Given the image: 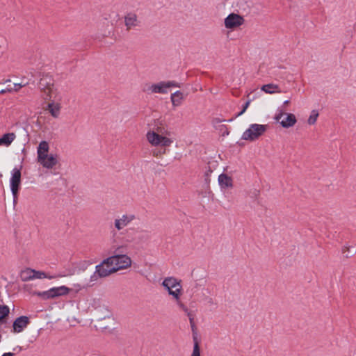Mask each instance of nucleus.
Here are the masks:
<instances>
[{"label": "nucleus", "mask_w": 356, "mask_h": 356, "mask_svg": "<svg viewBox=\"0 0 356 356\" xmlns=\"http://www.w3.org/2000/svg\"><path fill=\"white\" fill-rule=\"evenodd\" d=\"M168 134L167 130L162 124H156L152 129L147 132L146 139L147 142L155 147L152 151L154 157H162L166 154L167 148L172 144L173 140L167 136Z\"/></svg>", "instance_id": "obj_1"}, {"label": "nucleus", "mask_w": 356, "mask_h": 356, "mask_svg": "<svg viewBox=\"0 0 356 356\" xmlns=\"http://www.w3.org/2000/svg\"><path fill=\"white\" fill-rule=\"evenodd\" d=\"M172 87L179 88V84L175 81H160L156 83H145L143 91L148 95L152 94H166L168 89Z\"/></svg>", "instance_id": "obj_2"}, {"label": "nucleus", "mask_w": 356, "mask_h": 356, "mask_svg": "<svg viewBox=\"0 0 356 356\" xmlns=\"http://www.w3.org/2000/svg\"><path fill=\"white\" fill-rule=\"evenodd\" d=\"M267 129V125L252 124L243 132L242 138L245 140L253 141L262 136Z\"/></svg>", "instance_id": "obj_3"}, {"label": "nucleus", "mask_w": 356, "mask_h": 356, "mask_svg": "<svg viewBox=\"0 0 356 356\" xmlns=\"http://www.w3.org/2000/svg\"><path fill=\"white\" fill-rule=\"evenodd\" d=\"M274 119L279 122L284 128L292 127L297 122L296 118L293 113H288L283 111V108H278Z\"/></svg>", "instance_id": "obj_4"}, {"label": "nucleus", "mask_w": 356, "mask_h": 356, "mask_svg": "<svg viewBox=\"0 0 356 356\" xmlns=\"http://www.w3.org/2000/svg\"><path fill=\"white\" fill-rule=\"evenodd\" d=\"M162 284L170 295H172L177 300H179L182 286L179 280L174 277H167L163 280Z\"/></svg>", "instance_id": "obj_5"}, {"label": "nucleus", "mask_w": 356, "mask_h": 356, "mask_svg": "<svg viewBox=\"0 0 356 356\" xmlns=\"http://www.w3.org/2000/svg\"><path fill=\"white\" fill-rule=\"evenodd\" d=\"M107 261L114 267L115 272L131 266V259L126 254L114 255L107 258Z\"/></svg>", "instance_id": "obj_6"}, {"label": "nucleus", "mask_w": 356, "mask_h": 356, "mask_svg": "<svg viewBox=\"0 0 356 356\" xmlns=\"http://www.w3.org/2000/svg\"><path fill=\"white\" fill-rule=\"evenodd\" d=\"M70 289L65 286L54 287L44 292L35 293L38 296L45 299L54 298L58 296L66 295L69 293Z\"/></svg>", "instance_id": "obj_7"}, {"label": "nucleus", "mask_w": 356, "mask_h": 356, "mask_svg": "<svg viewBox=\"0 0 356 356\" xmlns=\"http://www.w3.org/2000/svg\"><path fill=\"white\" fill-rule=\"evenodd\" d=\"M21 184L20 169L14 168L10 179V188L13 195V200L15 202L17 200L18 191Z\"/></svg>", "instance_id": "obj_8"}, {"label": "nucleus", "mask_w": 356, "mask_h": 356, "mask_svg": "<svg viewBox=\"0 0 356 356\" xmlns=\"http://www.w3.org/2000/svg\"><path fill=\"white\" fill-rule=\"evenodd\" d=\"M39 88L43 98L46 100L51 98L54 92V85L50 78H42L39 83Z\"/></svg>", "instance_id": "obj_9"}, {"label": "nucleus", "mask_w": 356, "mask_h": 356, "mask_svg": "<svg viewBox=\"0 0 356 356\" xmlns=\"http://www.w3.org/2000/svg\"><path fill=\"white\" fill-rule=\"evenodd\" d=\"M115 273L114 267L110 265V263L107 261V259H104L101 264L97 265L96 266V271L93 276H92V279L95 278L97 280L96 273L100 277H104L110 275L112 273Z\"/></svg>", "instance_id": "obj_10"}, {"label": "nucleus", "mask_w": 356, "mask_h": 356, "mask_svg": "<svg viewBox=\"0 0 356 356\" xmlns=\"http://www.w3.org/2000/svg\"><path fill=\"white\" fill-rule=\"evenodd\" d=\"M244 18L238 14L231 13L225 19V26L227 29H235L244 23Z\"/></svg>", "instance_id": "obj_11"}, {"label": "nucleus", "mask_w": 356, "mask_h": 356, "mask_svg": "<svg viewBox=\"0 0 356 356\" xmlns=\"http://www.w3.org/2000/svg\"><path fill=\"white\" fill-rule=\"evenodd\" d=\"M30 323V320L28 316H22L17 318L13 325V332L19 333L25 329Z\"/></svg>", "instance_id": "obj_12"}, {"label": "nucleus", "mask_w": 356, "mask_h": 356, "mask_svg": "<svg viewBox=\"0 0 356 356\" xmlns=\"http://www.w3.org/2000/svg\"><path fill=\"white\" fill-rule=\"evenodd\" d=\"M135 219L134 215H123L122 217L115 220V227L121 230Z\"/></svg>", "instance_id": "obj_13"}, {"label": "nucleus", "mask_w": 356, "mask_h": 356, "mask_svg": "<svg viewBox=\"0 0 356 356\" xmlns=\"http://www.w3.org/2000/svg\"><path fill=\"white\" fill-rule=\"evenodd\" d=\"M218 183L221 188L223 189L232 188L234 186L232 178L225 173L218 176Z\"/></svg>", "instance_id": "obj_14"}, {"label": "nucleus", "mask_w": 356, "mask_h": 356, "mask_svg": "<svg viewBox=\"0 0 356 356\" xmlns=\"http://www.w3.org/2000/svg\"><path fill=\"white\" fill-rule=\"evenodd\" d=\"M124 23L127 30L133 27L137 26L139 24L137 15L135 13H128L124 17Z\"/></svg>", "instance_id": "obj_15"}, {"label": "nucleus", "mask_w": 356, "mask_h": 356, "mask_svg": "<svg viewBox=\"0 0 356 356\" xmlns=\"http://www.w3.org/2000/svg\"><path fill=\"white\" fill-rule=\"evenodd\" d=\"M16 139V134L13 132L4 134L0 138V146L9 147Z\"/></svg>", "instance_id": "obj_16"}, {"label": "nucleus", "mask_w": 356, "mask_h": 356, "mask_svg": "<svg viewBox=\"0 0 356 356\" xmlns=\"http://www.w3.org/2000/svg\"><path fill=\"white\" fill-rule=\"evenodd\" d=\"M261 90L268 94H273V93H280L282 90L280 88L277 84L269 83L262 86L261 88Z\"/></svg>", "instance_id": "obj_17"}, {"label": "nucleus", "mask_w": 356, "mask_h": 356, "mask_svg": "<svg viewBox=\"0 0 356 356\" xmlns=\"http://www.w3.org/2000/svg\"><path fill=\"white\" fill-rule=\"evenodd\" d=\"M184 98V94L180 91H177L171 95V102L174 106L181 105Z\"/></svg>", "instance_id": "obj_18"}, {"label": "nucleus", "mask_w": 356, "mask_h": 356, "mask_svg": "<svg viewBox=\"0 0 356 356\" xmlns=\"http://www.w3.org/2000/svg\"><path fill=\"white\" fill-rule=\"evenodd\" d=\"M34 270L31 268H26L21 271L20 278L22 281L26 282L34 279Z\"/></svg>", "instance_id": "obj_19"}, {"label": "nucleus", "mask_w": 356, "mask_h": 356, "mask_svg": "<svg viewBox=\"0 0 356 356\" xmlns=\"http://www.w3.org/2000/svg\"><path fill=\"white\" fill-rule=\"evenodd\" d=\"M57 163L56 158L51 154L40 163L44 168H52Z\"/></svg>", "instance_id": "obj_20"}, {"label": "nucleus", "mask_w": 356, "mask_h": 356, "mask_svg": "<svg viewBox=\"0 0 356 356\" xmlns=\"http://www.w3.org/2000/svg\"><path fill=\"white\" fill-rule=\"evenodd\" d=\"M60 106L58 104L49 103L48 104V111L54 118H58L60 113Z\"/></svg>", "instance_id": "obj_21"}, {"label": "nucleus", "mask_w": 356, "mask_h": 356, "mask_svg": "<svg viewBox=\"0 0 356 356\" xmlns=\"http://www.w3.org/2000/svg\"><path fill=\"white\" fill-rule=\"evenodd\" d=\"M341 253L345 258H350L355 254L354 248L351 246L344 245L341 248Z\"/></svg>", "instance_id": "obj_22"}, {"label": "nucleus", "mask_w": 356, "mask_h": 356, "mask_svg": "<svg viewBox=\"0 0 356 356\" xmlns=\"http://www.w3.org/2000/svg\"><path fill=\"white\" fill-rule=\"evenodd\" d=\"M49 145L46 141H42L38 147V152L48 153Z\"/></svg>", "instance_id": "obj_23"}, {"label": "nucleus", "mask_w": 356, "mask_h": 356, "mask_svg": "<svg viewBox=\"0 0 356 356\" xmlns=\"http://www.w3.org/2000/svg\"><path fill=\"white\" fill-rule=\"evenodd\" d=\"M318 117V113L316 111H312L311 115L307 120L309 124L312 125L314 124L316 122V120Z\"/></svg>", "instance_id": "obj_24"}, {"label": "nucleus", "mask_w": 356, "mask_h": 356, "mask_svg": "<svg viewBox=\"0 0 356 356\" xmlns=\"http://www.w3.org/2000/svg\"><path fill=\"white\" fill-rule=\"evenodd\" d=\"M9 314V308L6 305H0V321Z\"/></svg>", "instance_id": "obj_25"}, {"label": "nucleus", "mask_w": 356, "mask_h": 356, "mask_svg": "<svg viewBox=\"0 0 356 356\" xmlns=\"http://www.w3.org/2000/svg\"><path fill=\"white\" fill-rule=\"evenodd\" d=\"M34 279H41V278H46L47 276L44 272L41 271H36L34 270ZM48 278H51V277H48Z\"/></svg>", "instance_id": "obj_26"}, {"label": "nucleus", "mask_w": 356, "mask_h": 356, "mask_svg": "<svg viewBox=\"0 0 356 356\" xmlns=\"http://www.w3.org/2000/svg\"><path fill=\"white\" fill-rule=\"evenodd\" d=\"M191 356H200V347L197 342L195 343Z\"/></svg>", "instance_id": "obj_27"}, {"label": "nucleus", "mask_w": 356, "mask_h": 356, "mask_svg": "<svg viewBox=\"0 0 356 356\" xmlns=\"http://www.w3.org/2000/svg\"><path fill=\"white\" fill-rule=\"evenodd\" d=\"M49 155L47 154V153H41L38 152V161L40 163L42 162V161H44Z\"/></svg>", "instance_id": "obj_28"}, {"label": "nucleus", "mask_w": 356, "mask_h": 356, "mask_svg": "<svg viewBox=\"0 0 356 356\" xmlns=\"http://www.w3.org/2000/svg\"><path fill=\"white\" fill-rule=\"evenodd\" d=\"M250 104V101H248L245 103V104L244 105V106L243 108V110L239 113H238L237 116L241 115L246 111V109L248 108Z\"/></svg>", "instance_id": "obj_29"}, {"label": "nucleus", "mask_w": 356, "mask_h": 356, "mask_svg": "<svg viewBox=\"0 0 356 356\" xmlns=\"http://www.w3.org/2000/svg\"><path fill=\"white\" fill-rule=\"evenodd\" d=\"M250 104V101H248L245 103V104L244 105V106L243 108V110L239 113H238L237 116L241 115L246 111V109L248 108Z\"/></svg>", "instance_id": "obj_30"}, {"label": "nucleus", "mask_w": 356, "mask_h": 356, "mask_svg": "<svg viewBox=\"0 0 356 356\" xmlns=\"http://www.w3.org/2000/svg\"><path fill=\"white\" fill-rule=\"evenodd\" d=\"M177 303L179 305V306L185 312L188 314V309L182 303L179 301V300H177Z\"/></svg>", "instance_id": "obj_31"}, {"label": "nucleus", "mask_w": 356, "mask_h": 356, "mask_svg": "<svg viewBox=\"0 0 356 356\" xmlns=\"http://www.w3.org/2000/svg\"><path fill=\"white\" fill-rule=\"evenodd\" d=\"M187 315L189 318V321L191 324V326L193 327H194L193 316L190 312H188Z\"/></svg>", "instance_id": "obj_32"}, {"label": "nucleus", "mask_w": 356, "mask_h": 356, "mask_svg": "<svg viewBox=\"0 0 356 356\" xmlns=\"http://www.w3.org/2000/svg\"><path fill=\"white\" fill-rule=\"evenodd\" d=\"M22 86H20V83H15L14 84V88H12L13 90L18 91Z\"/></svg>", "instance_id": "obj_33"}, {"label": "nucleus", "mask_w": 356, "mask_h": 356, "mask_svg": "<svg viewBox=\"0 0 356 356\" xmlns=\"http://www.w3.org/2000/svg\"><path fill=\"white\" fill-rule=\"evenodd\" d=\"M290 103L289 100H286L283 103V105L280 108H283V111H284L285 107L288 106Z\"/></svg>", "instance_id": "obj_34"}, {"label": "nucleus", "mask_w": 356, "mask_h": 356, "mask_svg": "<svg viewBox=\"0 0 356 356\" xmlns=\"http://www.w3.org/2000/svg\"><path fill=\"white\" fill-rule=\"evenodd\" d=\"M12 90H13V89H12V88H10V89L8 88L7 90H2L0 92V93H1V94H4V93H5V92H11Z\"/></svg>", "instance_id": "obj_35"}, {"label": "nucleus", "mask_w": 356, "mask_h": 356, "mask_svg": "<svg viewBox=\"0 0 356 356\" xmlns=\"http://www.w3.org/2000/svg\"><path fill=\"white\" fill-rule=\"evenodd\" d=\"M28 84H29V82H28V81H22L20 83V86H22V87H24V86H27Z\"/></svg>", "instance_id": "obj_36"}, {"label": "nucleus", "mask_w": 356, "mask_h": 356, "mask_svg": "<svg viewBox=\"0 0 356 356\" xmlns=\"http://www.w3.org/2000/svg\"><path fill=\"white\" fill-rule=\"evenodd\" d=\"M28 84H29V82H28V81H22L20 83V86H22V87H24V86H27Z\"/></svg>", "instance_id": "obj_37"}, {"label": "nucleus", "mask_w": 356, "mask_h": 356, "mask_svg": "<svg viewBox=\"0 0 356 356\" xmlns=\"http://www.w3.org/2000/svg\"><path fill=\"white\" fill-rule=\"evenodd\" d=\"M2 356H15V354L13 353H4Z\"/></svg>", "instance_id": "obj_38"}, {"label": "nucleus", "mask_w": 356, "mask_h": 356, "mask_svg": "<svg viewBox=\"0 0 356 356\" xmlns=\"http://www.w3.org/2000/svg\"><path fill=\"white\" fill-rule=\"evenodd\" d=\"M122 247H119L117 248V250H119L120 249H121Z\"/></svg>", "instance_id": "obj_39"}, {"label": "nucleus", "mask_w": 356, "mask_h": 356, "mask_svg": "<svg viewBox=\"0 0 356 356\" xmlns=\"http://www.w3.org/2000/svg\"><path fill=\"white\" fill-rule=\"evenodd\" d=\"M107 318H108V320H111V318L110 316H108V317H107Z\"/></svg>", "instance_id": "obj_40"}]
</instances>
